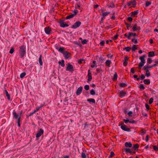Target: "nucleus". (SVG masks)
I'll return each mask as SVG.
<instances>
[{
    "instance_id": "nucleus-1",
    "label": "nucleus",
    "mask_w": 158,
    "mask_h": 158,
    "mask_svg": "<svg viewBox=\"0 0 158 158\" xmlns=\"http://www.w3.org/2000/svg\"><path fill=\"white\" fill-rule=\"evenodd\" d=\"M19 50L20 56L21 58L23 57L26 53V47L25 46L23 45L20 47Z\"/></svg>"
},
{
    "instance_id": "nucleus-2",
    "label": "nucleus",
    "mask_w": 158,
    "mask_h": 158,
    "mask_svg": "<svg viewBox=\"0 0 158 158\" xmlns=\"http://www.w3.org/2000/svg\"><path fill=\"white\" fill-rule=\"evenodd\" d=\"M146 57V55H143L142 56L139 57V59L141 60V62L139 63V66L140 69L141 67H142L145 63V60L144 58Z\"/></svg>"
},
{
    "instance_id": "nucleus-3",
    "label": "nucleus",
    "mask_w": 158,
    "mask_h": 158,
    "mask_svg": "<svg viewBox=\"0 0 158 158\" xmlns=\"http://www.w3.org/2000/svg\"><path fill=\"white\" fill-rule=\"evenodd\" d=\"M66 65L67 66L66 70L67 71H69L72 73L74 71L73 66L70 63H68Z\"/></svg>"
},
{
    "instance_id": "nucleus-4",
    "label": "nucleus",
    "mask_w": 158,
    "mask_h": 158,
    "mask_svg": "<svg viewBox=\"0 0 158 158\" xmlns=\"http://www.w3.org/2000/svg\"><path fill=\"white\" fill-rule=\"evenodd\" d=\"M81 24V22L79 21H77L72 26L71 28L73 29H76L79 27Z\"/></svg>"
},
{
    "instance_id": "nucleus-5",
    "label": "nucleus",
    "mask_w": 158,
    "mask_h": 158,
    "mask_svg": "<svg viewBox=\"0 0 158 158\" xmlns=\"http://www.w3.org/2000/svg\"><path fill=\"white\" fill-rule=\"evenodd\" d=\"M63 54L66 59L70 58L71 57V54L67 51H65L63 53Z\"/></svg>"
},
{
    "instance_id": "nucleus-6",
    "label": "nucleus",
    "mask_w": 158,
    "mask_h": 158,
    "mask_svg": "<svg viewBox=\"0 0 158 158\" xmlns=\"http://www.w3.org/2000/svg\"><path fill=\"white\" fill-rule=\"evenodd\" d=\"M121 128L123 130L128 132H130L131 131L130 129L126 127V126L123 123L122 124L121 126Z\"/></svg>"
},
{
    "instance_id": "nucleus-7",
    "label": "nucleus",
    "mask_w": 158,
    "mask_h": 158,
    "mask_svg": "<svg viewBox=\"0 0 158 158\" xmlns=\"http://www.w3.org/2000/svg\"><path fill=\"white\" fill-rule=\"evenodd\" d=\"M88 79L87 81V82L88 83H89L90 81H91L92 79V77L91 73L90 70L89 69L88 71Z\"/></svg>"
},
{
    "instance_id": "nucleus-8",
    "label": "nucleus",
    "mask_w": 158,
    "mask_h": 158,
    "mask_svg": "<svg viewBox=\"0 0 158 158\" xmlns=\"http://www.w3.org/2000/svg\"><path fill=\"white\" fill-rule=\"evenodd\" d=\"M136 2L135 1L133 0V1H130L127 3V5L128 6H130L131 4H132V6L133 7H135L136 5Z\"/></svg>"
},
{
    "instance_id": "nucleus-9",
    "label": "nucleus",
    "mask_w": 158,
    "mask_h": 158,
    "mask_svg": "<svg viewBox=\"0 0 158 158\" xmlns=\"http://www.w3.org/2000/svg\"><path fill=\"white\" fill-rule=\"evenodd\" d=\"M44 130L42 129H40L38 131L37 133L36 134V137L38 138L40 137L44 133Z\"/></svg>"
},
{
    "instance_id": "nucleus-10",
    "label": "nucleus",
    "mask_w": 158,
    "mask_h": 158,
    "mask_svg": "<svg viewBox=\"0 0 158 158\" xmlns=\"http://www.w3.org/2000/svg\"><path fill=\"white\" fill-rule=\"evenodd\" d=\"M59 23L60 24V26L61 27H68L69 25L67 24H64V21L63 20H60L59 22Z\"/></svg>"
},
{
    "instance_id": "nucleus-11",
    "label": "nucleus",
    "mask_w": 158,
    "mask_h": 158,
    "mask_svg": "<svg viewBox=\"0 0 158 158\" xmlns=\"http://www.w3.org/2000/svg\"><path fill=\"white\" fill-rule=\"evenodd\" d=\"M157 65L156 64H155L152 66H149L148 65H145L144 66L143 68V70H146V69H150L151 68H152L153 67H155Z\"/></svg>"
},
{
    "instance_id": "nucleus-12",
    "label": "nucleus",
    "mask_w": 158,
    "mask_h": 158,
    "mask_svg": "<svg viewBox=\"0 0 158 158\" xmlns=\"http://www.w3.org/2000/svg\"><path fill=\"white\" fill-rule=\"evenodd\" d=\"M45 32L48 34H49L51 33L52 30L49 27H47L45 28Z\"/></svg>"
},
{
    "instance_id": "nucleus-13",
    "label": "nucleus",
    "mask_w": 158,
    "mask_h": 158,
    "mask_svg": "<svg viewBox=\"0 0 158 158\" xmlns=\"http://www.w3.org/2000/svg\"><path fill=\"white\" fill-rule=\"evenodd\" d=\"M83 89V87L82 86H80L79 87L76 92V94L77 95H79L81 93L82 90Z\"/></svg>"
},
{
    "instance_id": "nucleus-14",
    "label": "nucleus",
    "mask_w": 158,
    "mask_h": 158,
    "mask_svg": "<svg viewBox=\"0 0 158 158\" xmlns=\"http://www.w3.org/2000/svg\"><path fill=\"white\" fill-rule=\"evenodd\" d=\"M12 114L13 115V118L15 119H17L19 118V116H20L19 115L16 113V112L14 110L12 112Z\"/></svg>"
},
{
    "instance_id": "nucleus-15",
    "label": "nucleus",
    "mask_w": 158,
    "mask_h": 158,
    "mask_svg": "<svg viewBox=\"0 0 158 158\" xmlns=\"http://www.w3.org/2000/svg\"><path fill=\"white\" fill-rule=\"evenodd\" d=\"M138 10H135L134 12H131V16L133 17H136V15L138 14Z\"/></svg>"
},
{
    "instance_id": "nucleus-16",
    "label": "nucleus",
    "mask_w": 158,
    "mask_h": 158,
    "mask_svg": "<svg viewBox=\"0 0 158 158\" xmlns=\"http://www.w3.org/2000/svg\"><path fill=\"white\" fill-rule=\"evenodd\" d=\"M125 146L126 147L131 148L132 146V144L130 142H126L125 143Z\"/></svg>"
},
{
    "instance_id": "nucleus-17",
    "label": "nucleus",
    "mask_w": 158,
    "mask_h": 158,
    "mask_svg": "<svg viewBox=\"0 0 158 158\" xmlns=\"http://www.w3.org/2000/svg\"><path fill=\"white\" fill-rule=\"evenodd\" d=\"M124 150L125 151L126 153L127 154L128 153L131 154L132 153V151L130 148H124Z\"/></svg>"
},
{
    "instance_id": "nucleus-18",
    "label": "nucleus",
    "mask_w": 158,
    "mask_h": 158,
    "mask_svg": "<svg viewBox=\"0 0 158 158\" xmlns=\"http://www.w3.org/2000/svg\"><path fill=\"white\" fill-rule=\"evenodd\" d=\"M111 63V60H107L105 62L106 66H107L108 67H110Z\"/></svg>"
},
{
    "instance_id": "nucleus-19",
    "label": "nucleus",
    "mask_w": 158,
    "mask_h": 158,
    "mask_svg": "<svg viewBox=\"0 0 158 158\" xmlns=\"http://www.w3.org/2000/svg\"><path fill=\"white\" fill-rule=\"evenodd\" d=\"M139 147V145L137 143L133 145L132 148H133L135 150L137 151Z\"/></svg>"
},
{
    "instance_id": "nucleus-20",
    "label": "nucleus",
    "mask_w": 158,
    "mask_h": 158,
    "mask_svg": "<svg viewBox=\"0 0 158 158\" xmlns=\"http://www.w3.org/2000/svg\"><path fill=\"white\" fill-rule=\"evenodd\" d=\"M126 94V92L122 91L119 93V96L121 97H123L125 96Z\"/></svg>"
},
{
    "instance_id": "nucleus-21",
    "label": "nucleus",
    "mask_w": 158,
    "mask_h": 158,
    "mask_svg": "<svg viewBox=\"0 0 158 158\" xmlns=\"http://www.w3.org/2000/svg\"><path fill=\"white\" fill-rule=\"evenodd\" d=\"M42 56L41 55H40V57L39 59V62L40 63V65L41 66L43 65V62L42 60Z\"/></svg>"
},
{
    "instance_id": "nucleus-22",
    "label": "nucleus",
    "mask_w": 158,
    "mask_h": 158,
    "mask_svg": "<svg viewBox=\"0 0 158 158\" xmlns=\"http://www.w3.org/2000/svg\"><path fill=\"white\" fill-rule=\"evenodd\" d=\"M149 57H153L155 56L154 52L153 51L149 52L148 53Z\"/></svg>"
},
{
    "instance_id": "nucleus-23",
    "label": "nucleus",
    "mask_w": 158,
    "mask_h": 158,
    "mask_svg": "<svg viewBox=\"0 0 158 158\" xmlns=\"http://www.w3.org/2000/svg\"><path fill=\"white\" fill-rule=\"evenodd\" d=\"M64 62V60H62L61 61H59L58 62V64H59L61 65L62 67H64L65 66Z\"/></svg>"
},
{
    "instance_id": "nucleus-24",
    "label": "nucleus",
    "mask_w": 158,
    "mask_h": 158,
    "mask_svg": "<svg viewBox=\"0 0 158 158\" xmlns=\"http://www.w3.org/2000/svg\"><path fill=\"white\" fill-rule=\"evenodd\" d=\"M87 101L89 103L92 102L95 103V100L93 98H89L87 99Z\"/></svg>"
},
{
    "instance_id": "nucleus-25",
    "label": "nucleus",
    "mask_w": 158,
    "mask_h": 158,
    "mask_svg": "<svg viewBox=\"0 0 158 158\" xmlns=\"http://www.w3.org/2000/svg\"><path fill=\"white\" fill-rule=\"evenodd\" d=\"M143 81L144 83L146 85H148L150 83V81L149 80L144 79Z\"/></svg>"
},
{
    "instance_id": "nucleus-26",
    "label": "nucleus",
    "mask_w": 158,
    "mask_h": 158,
    "mask_svg": "<svg viewBox=\"0 0 158 158\" xmlns=\"http://www.w3.org/2000/svg\"><path fill=\"white\" fill-rule=\"evenodd\" d=\"M152 62V60L151 58H148L147 60V64L148 65L151 63Z\"/></svg>"
},
{
    "instance_id": "nucleus-27",
    "label": "nucleus",
    "mask_w": 158,
    "mask_h": 158,
    "mask_svg": "<svg viewBox=\"0 0 158 158\" xmlns=\"http://www.w3.org/2000/svg\"><path fill=\"white\" fill-rule=\"evenodd\" d=\"M144 70L146 71V73L145 75L147 77H148L150 75V73L149 72V70L148 69H146V70Z\"/></svg>"
},
{
    "instance_id": "nucleus-28",
    "label": "nucleus",
    "mask_w": 158,
    "mask_h": 158,
    "mask_svg": "<svg viewBox=\"0 0 158 158\" xmlns=\"http://www.w3.org/2000/svg\"><path fill=\"white\" fill-rule=\"evenodd\" d=\"M110 12H105L102 13V15L103 16V17L105 18V16L107 15L108 14H110Z\"/></svg>"
},
{
    "instance_id": "nucleus-29",
    "label": "nucleus",
    "mask_w": 158,
    "mask_h": 158,
    "mask_svg": "<svg viewBox=\"0 0 158 158\" xmlns=\"http://www.w3.org/2000/svg\"><path fill=\"white\" fill-rule=\"evenodd\" d=\"M5 92L6 94V96L7 97L8 99V100H10V94H8V92L6 90H5Z\"/></svg>"
},
{
    "instance_id": "nucleus-30",
    "label": "nucleus",
    "mask_w": 158,
    "mask_h": 158,
    "mask_svg": "<svg viewBox=\"0 0 158 158\" xmlns=\"http://www.w3.org/2000/svg\"><path fill=\"white\" fill-rule=\"evenodd\" d=\"M127 86V84L125 83H120L119 84V86L121 87H124Z\"/></svg>"
},
{
    "instance_id": "nucleus-31",
    "label": "nucleus",
    "mask_w": 158,
    "mask_h": 158,
    "mask_svg": "<svg viewBox=\"0 0 158 158\" xmlns=\"http://www.w3.org/2000/svg\"><path fill=\"white\" fill-rule=\"evenodd\" d=\"M137 24L136 23H135L134 26L133 27H132V30H133V31H135L137 30Z\"/></svg>"
},
{
    "instance_id": "nucleus-32",
    "label": "nucleus",
    "mask_w": 158,
    "mask_h": 158,
    "mask_svg": "<svg viewBox=\"0 0 158 158\" xmlns=\"http://www.w3.org/2000/svg\"><path fill=\"white\" fill-rule=\"evenodd\" d=\"M118 77V75L117 73H115L114 74V77L113 80L114 81L117 80Z\"/></svg>"
},
{
    "instance_id": "nucleus-33",
    "label": "nucleus",
    "mask_w": 158,
    "mask_h": 158,
    "mask_svg": "<svg viewBox=\"0 0 158 158\" xmlns=\"http://www.w3.org/2000/svg\"><path fill=\"white\" fill-rule=\"evenodd\" d=\"M73 17H74V15H73V14H72L70 15H69L67 16L66 17L65 19H69L71 18H73Z\"/></svg>"
},
{
    "instance_id": "nucleus-34",
    "label": "nucleus",
    "mask_w": 158,
    "mask_h": 158,
    "mask_svg": "<svg viewBox=\"0 0 158 158\" xmlns=\"http://www.w3.org/2000/svg\"><path fill=\"white\" fill-rule=\"evenodd\" d=\"M64 48L63 47H60L58 50V51L60 52H61L62 54H63L64 52Z\"/></svg>"
},
{
    "instance_id": "nucleus-35",
    "label": "nucleus",
    "mask_w": 158,
    "mask_h": 158,
    "mask_svg": "<svg viewBox=\"0 0 158 158\" xmlns=\"http://www.w3.org/2000/svg\"><path fill=\"white\" fill-rule=\"evenodd\" d=\"M131 48L130 47H125V48H123V50H126V51L127 52H129L130 51V50Z\"/></svg>"
},
{
    "instance_id": "nucleus-36",
    "label": "nucleus",
    "mask_w": 158,
    "mask_h": 158,
    "mask_svg": "<svg viewBox=\"0 0 158 158\" xmlns=\"http://www.w3.org/2000/svg\"><path fill=\"white\" fill-rule=\"evenodd\" d=\"M136 45H133L132 47V50L133 51H135V50H136L137 49V48L136 47Z\"/></svg>"
},
{
    "instance_id": "nucleus-37",
    "label": "nucleus",
    "mask_w": 158,
    "mask_h": 158,
    "mask_svg": "<svg viewBox=\"0 0 158 158\" xmlns=\"http://www.w3.org/2000/svg\"><path fill=\"white\" fill-rule=\"evenodd\" d=\"M90 94L91 95H94L95 94V91L94 90L92 89L90 92Z\"/></svg>"
},
{
    "instance_id": "nucleus-38",
    "label": "nucleus",
    "mask_w": 158,
    "mask_h": 158,
    "mask_svg": "<svg viewBox=\"0 0 158 158\" xmlns=\"http://www.w3.org/2000/svg\"><path fill=\"white\" fill-rule=\"evenodd\" d=\"M81 156L82 158H86V154L84 152H82Z\"/></svg>"
},
{
    "instance_id": "nucleus-39",
    "label": "nucleus",
    "mask_w": 158,
    "mask_h": 158,
    "mask_svg": "<svg viewBox=\"0 0 158 158\" xmlns=\"http://www.w3.org/2000/svg\"><path fill=\"white\" fill-rule=\"evenodd\" d=\"M26 73L25 72H23L21 73L20 75V77L21 78L23 77L26 75Z\"/></svg>"
},
{
    "instance_id": "nucleus-40",
    "label": "nucleus",
    "mask_w": 158,
    "mask_h": 158,
    "mask_svg": "<svg viewBox=\"0 0 158 158\" xmlns=\"http://www.w3.org/2000/svg\"><path fill=\"white\" fill-rule=\"evenodd\" d=\"M141 131H142V132L140 133V135H143L146 132V131L144 130L143 129H142L141 130Z\"/></svg>"
},
{
    "instance_id": "nucleus-41",
    "label": "nucleus",
    "mask_w": 158,
    "mask_h": 158,
    "mask_svg": "<svg viewBox=\"0 0 158 158\" xmlns=\"http://www.w3.org/2000/svg\"><path fill=\"white\" fill-rule=\"evenodd\" d=\"M151 4V3L150 2L146 1L145 3V6L146 7L148 6Z\"/></svg>"
},
{
    "instance_id": "nucleus-42",
    "label": "nucleus",
    "mask_w": 158,
    "mask_h": 158,
    "mask_svg": "<svg viewBox=\"0 0 158 158\" xmlns=\"http://www.w3.org/2000/svg\"><path fill=\"white\" fill-rule=\"evenodd\" d=\"M82 61H85L83 59H81L78 60V63L79 64H81L82 63Z\"/></svg>"
},
{
    "instance_id": "nucleus-43",
    "label": "nucleus",
    "mask_w": 158,
    "mask_h": 158,
    "mask_svg": "<svg viewBox=\"0 0 158 158\" xmlns=\"http://www.w3.org/2000/svg\"><path fill=\"white\" fill-rule=\"evenodd\" d=\"M153 148L155 151H158V147L156 145L153 146Z\"/></svg>"
},
{
    "instance_id": "nucleus-44",
    "label": "nucleus",
    "mask_w": 158,
    "mask_h": 158,
    "mask_svg": "<svg viewBox=\"0 0 158 158\" xmlns=\"http://www.w3.org/2000/svg\"><path fill=\"white\" fill-rule=\"evenodd\" d=\"M84 89L86 90L89 89V86L88 85H86L84 86Z\"/></svg>"
},
{
    "instance_id": "nucleus-45",
    "label": "nucleus",
    "mask_w": 158,
    "mask_h": 158,
    "mask_svg": "<svg viewBox=\"0 0 158 158\" xmlns=\"http://www.w3.org/2000/svg\"><path fill=\"white\" fill-rule=\"evenodd\" d=\"M128 33L130 34L131 35V36H134L135 37V36H137V35H136V33H133L131 32H129Z\"/></svg>"
},
{
    "instance_id": "nucleus-46",
    "label": "nucleus",
    "mask_w": 158,
    "mask_h": 158,
    "mask_svg": "<svg viewBox=\"0 0 158 158\" xmlns=\"http://www.w3.org/2000/svg\"><path fill=\"white\" fill-rule=\"evenodd\" d=\"M153 99L152 98H150L149 101V104H151L153 102Z\"/></svg>"
},
{
    "instance_id": "nucleus-47",
    "label": "nucleus",
    "mask_w": 158,
    "mask_h": 158,
    "mask_svg": "<svg viewBox=\"0 0 158 158\" xmlns=\"http://www.w3.org/2000/svg\"><path fill=\"white\" fill-rule=\"evenodd\" d=\"M114 155V152L112 151L110 152V154L109 156V158L112 157H113Z\"/></svg>"
},
{
    "instance_id": "nucleus-48",
    "label": "nucleus",
    "mask_w": 158,
    "mask_h": 158,
    "mask_svg": "<svg viewBox=\"0 0 158 158\" xmlns=\"http://www.w3.org/2000/svg\"><path fill=\"white\" fill-rule=\"evenodd\" d=\"M125 24L127 26V30H129V27H130L131 26V24H128L126 23H125Z\"/></svg>"
},
{
    "instance_id": "nucleus-49",
    "label": "nucleus",
    "mask_w": 158,
    "mask_h": 158,
    "mask_svg": "<svg viewBox=\"0 0 158 158\" xmlns=\"http://www.w3.org/2000/svg\"><path fill=\"white\" fill-rule=\"evenodd\" d=\"M140 89H144L145 88L143 84H141L139 87Z\"/></svg>"
},
{
    "instance_id": "nucleus-50",
    "label": "nucleus",
    "mask_w": 158,
    "mask_h": 158,
    "mask_svg": "<svg viewBox=\"0 0 158 158\" xmlns=\"http://www.w3.org/2000/svg\"><path fill=\"white\" fill-rule=\"evenodd\" d=\"M87 41L86 40H83L82 41L81 43L83 44H86L87 43Z\"/></svg>"
},
{
    "instance_id": "nucleus-51",
    "label": "nucleus",
    "mask_w": 158,
    "mask_h": 158,
    "mask_svg": "<svg viewBox=\"0 0 158 158\" xmlns=\"http://www.w3.org/2000/svg\"><path fill=\"white\" fill-rule=\"evenodd\" d=\"M14 48H11L9 52V53L10 54H12L14 52Z\"/></svg>"
},
{
    "instance_id": "nucleus-52",
    "label": "nucleus",
    "mask_w": 158,
    "mask_h": 158,
    "mask_svg": "<svg viewBox=\"0 0 158 158\" xmlns=\"http://www.w3.org/2000/svg\"><path fill=\"white\" fill-rule=\"evenodd\" d=\"M131 72L133 74L135 73V69L134 68H132L131 69Z\"/></svg>"
},
{
    "instance_id": "nucleus-53",
    "label": "nucleus",
    "mask_w": 158,
    "mask_h": 158,
    "mask_svg": "<svg viewBox=\"0 0 158 158\" xmlns=\"http://www.w3.org/2000/svg\"><path fill=\"white\" fill-rule=\"evenodd\" d=\"M78 11L77 10H74L73 11L74 14H73V15H74V16L76 15V14L77 13Z\"/></svg>"
},
{
    "instance_id": "nucleus-54",
    "label": "nucleus",
    "mask_w": 158,
    "mask_h": 158,
    "mask_svg": "<svg viewBox=\"0 0 158 158\" xmlns=\"http://www.w3.org/2000/svg\"><path fill=\"white\" fill-rule=\"evenodd\" d=\"M145 78V76L143 74H142L140 76V79L141 80L144 79Z\"/></svg>"
},
{
    "instance_id": "nucleus-55",
    "label": "nucleus",
    "mask_w": 158,
    "mask_h": 158,
    "mask_svg": "<svg viewBox=\"0 0 158 158\" xmlns=\"http://www.w3.org/2000/svg\"><path fill=\"white\" fill-rule=\"evenodd\" d=\"M137 123V121L134 120H132V121H130L129 123Z\"/></svg>"
},
{
    "instance_id": "nucleus-56",
    "label": "nucleus",
    "mask_w": 158,
    "mask_h": 158,
    "mask_svg": "<svg viewBox=\"0 0 158 158\" xmlns=\"http://www.w3.org/2000/svg\"><path fill=\"white\" fill-rule=\"evenodd\" d=\"M133 19L131 17H128L127 18V20L131 22L132 20Z\"/></svg>"
},
{
    "instance_id": "nucleus-57",
    "label": "nucleus",
    "mask_w": 158,
    "mask_h": 158,
    "mask_svg": "<svg viewBox=\"0 0 158 158\" xmlns=\"http://www.w3.org/2000/svg\"><path fill=\"white\" fill-rule=\"evenodd\" d=\"M145 107L147 110H149V106L148 104H145Z\"/></svg>"
},
{
    "instance_id": "nucleus-58",
    "label": "nucleus",
    "mask_w": 158,
    "mask_h": 158,
    "mask_svg": "<svg viewBox=\"0 0 158 158\" xmlns=\"http://www.w3.org/2000/svg\"><path fill=\"white\" fill-rule=\"evenodd\" d=\"M105 44V42L104 41H103V40H102L101 41L100 43V44L101 45V46H104V44Z\"/></svg>"
},
{
    "instance_id": "nucleus-59",
    "label": "nucleus",
    "mask_w": 158,
    "mask_h": 158,
    "mask_svg": "<svg viewBox=\"0 0 158 158\" xmlns=\"http://www.w3.org/2000/svg\"><path fill=\"white\" fill-rule=\"evenodd\" d=\"M132 112L131 111H130L128 113V116L130 117L132 116Z\"/></svg>"
},
{
    "instance_id": "nucleus-60",
    "label": "nucleus",
    "mask_w": 158,
    "mask_h": 158,
    "mask_svg": "<svg viewBox=\"0 0 158 158\" xmlns=\"http://www.w3.org/2000/svg\"><path fill=\"white\" fill-rule=\"evenodd\" d=\"M123 121L126 123H127L128 122L129 123L130 122V120H129L128 119H123Z\"/></svg>"
},
{
    "instance_id": "nucleus-61",
    "label": "nucleus",
    "mask_w": 158,
    "mask_h": 158,
    "mask_svg": "<svg viewBox=\"0 0 158 158\" xmlns=\"http://www.w3.org/2000/svg\"><path fill=\"white\" fill-rule=\"evenodd\" d=\"M127 63H128L127 61L124 60V61L123 62V65L125 66H127Z\"/></svg>"
},
{
    "instance_id": "nucleus-62",
    "label": "nucleus",
    "mask_w": 158,
    "mask_h": 158,
    "mask_svg": "<svg viewBox=\"0 0 158 158\" xmlns=\"http://www.w3.org/2000/svg\"><path fill=\"white\" fill-rule=\"evenodd\" d=\"M118 34L114 36V37L113 38L114 40H116L117 39L118 37Z\"/></svg>"
},
{
    "instance_id": "nucleus-63",
    "label": "nucleus",
    "mask_w": 158,
    "mask_h": 158,
    "mask_svg": "<svg viewBox=\"0 0 158 158\" xmlns=\"http://www.w3.org/2000/svg\"><path fill=\"white\" fill-rule=\"evenodd\" d=\"M149 136L148 135H147L146 136V142H148L149 140Z\"/></svg>"
},
{
    "instance_id": "nucleus-64",
    "label": "nucleus",
    "mask_w": 158,
    "mask_h": 158,
    "mask_svg": "<svg viewBox=\"0 0 158 158\" xmlns=\"http://www.w3.org/2000/svg\"><path fill=\"white\" fill-rule=\"evenodd\" d=\"M101 70V68H98V69H97L96 71H97V73H98L100 72Z\"/></svg>"
}]
</instances>
